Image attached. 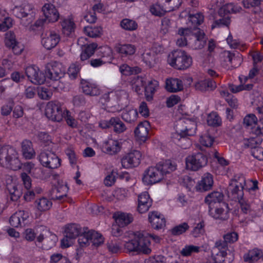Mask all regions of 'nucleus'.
Listing matches in <instances>:
<instances>
[{"label":"nucleus","instance_id":"obj_51","mask_svg":"<svg viewBox=\"0 0 263 263\" xmlns=\"http://www.w3.org/2000/svg\"><path fill=\"white\" fill-rule=\"evenodd\" d=\"M207 123L209 126H218L221 123V120L216 112L210 114L207 117Z\"/></svg>","mask_w":263,"mask_h":263},{"label":"nucleus","instance_id":"obj_14","mask_svg":"<svg viewBox=\"0 0 263 263\" xmlns=\"http://www.w3.org/2000/svg\"><path fill=\"white\" fill-rule=\"evenodd\" d=\"M65 72V68L61 63H59L48 64L45 70L46 78L53 81H58L63 77Z\"/></svg>","mask_w":263,"mask_h":263},{"label":"nucleus","instance_id":"obj_34","mask_svg":"<svg viewBox=\"0 0 263 263\" xmlns=\"http://www.w3.org/2000/svg\"><path fill=\"white\" fill-rule=\"evenodd\" d=\"M35 206L40 212H45L49 210L52 205V202L46 197L37 199L34 202Z\"/></svg>","mask_w":263,"mask_h":263},{"label":"nucleus","instance_id":"obj_41","mask_svg":"<svg viewBox=\"0 0 263 263\" xmlns=\"http://www.w3.org/2000/svg\"><path fill=\"white\" fill-rule=\"evenodd\" d=\"M146 79L141 77L137 76L133 80L132 88L137 93H141L146 85Z\"/></svg>","mask_w":263,"mask_h":263},{"label":"nucleus","instance_id":"obj_17","mask_svg":"<svg viewBox=\"0 0 263 263\" xmlns=\"http://www.w3.org/2000/svg\"><path fill=\"white\" fill-rule=\"evenodd\" d=\"M141 158L140 152L134 150L125 156L121 160L122 165L124 168H128L138 166Z\"/></svg>","mask_w":263,"mask_h":263},{"label":"nucleus","instance_id":"obj_21","mask_svg":"<svg viewBox=\"0 0 263 263\" xmlns=\"http://www.w3.org/2000/svg\"><path fill=\"white\" fill-rule=\"evenodd\" d=\"M104 152L112 155L119 152L121 148V144L118 140L109 139L104 141L103 145Z\"/></svg>","mask_w":263,"mask_h":263},{"label":"nucleus","instance_id":"obj_2","mask_svg":"<svg viewBox=\"0 0 263 263\" xmlns=\"http://www.w3.org/2000/svg\"><path fill=\"white\" fill-rule=\"evenodd\" d=\"M176 168L175 163L170 160L160 162L155 166L149 167L144 171L143 182L146 185L159 182L163 179L164 174L170 173Z\"/></svg>","mask_w":263,"mask_h":263},{"label":"nucleus","instance_id":"obj_11","mask_svg":"<svg viewBox=\"0 0 263 263\" xmlns=\"http://www.w3.org/2000/svg\"><path fill=\"white\" fill-rule=\"evenodd\" d=\"M186 168L196 171L206 165L208 162L206 156L202 153H197L188 156L185 159Z\"/></svg>","mask_w":263,"mask_h":263},{"label":"nucleus","instance_id":"obj_52","mask_svg":"<svg viewBox=\"0 0 263 263\" xmlns=\"http://www.w3.org/2000/svg\"><path fill=\"white\" fill-rule=\"evenodd\" d=\"M90 235L91 231H89L87 232L84 231L82 234L79 235L78 236L79 237L78 241L81 247H83L89 244L90 242Z\"/></svg>","mask_w":263,"mask_h":263},{"label":"nucleus","instance_id":"obj_57","mask_svg":"<svg viewBox=\"0 0 263 263\" xmlns=\"http://www.w3.org/2000/svg\"><path fill=\"white\" fill-rule=\"evenodd\" d=\"M199 247L193 245L185 246L181 251V254L183 256H189L192 253H197L199 251Z\"/></svg>","mask_w":263,"mask_h":263},{"label":"nucleus","instance_id":"obj_56","mask_svg":"<svg viewBox=\"0 0 263 263\" xmlns=\"http://www.w3.org/2000/svg\"><path fill=\"white\" fill-rule=\"evenodd\" d=\"M189 229V226L186 222H183L173 228L171 231L172 235L177 236L184 233Z\"/></svg>","mask_w":263,"mask_h":263},{"label":"nucleus","instance_id":"obj_9","mask_svg":"<svg viewBox=\"0 0 263 263\" xmlns=\"http://www.w3.org/2000/svg\"><path fill=\"white\" fill-rule=\"evenodd\" d=\"M224 240L216 241L215 247L213 249L212 254L222 258L227 255V250L228 249V243H233L238 239V234L234 232L227 233L223 236Z\"/></svg>","mask_w":263,"mask_h":263},{"label":"nucleus","instance_id":"obj_10","mask_svg":"<svg viewBox=\"0 0 263 263\" xmlns=\"http://www.w3.org/2000/svg\"><path fill=\"white\" fill-rule=\"evenodd\" d=\"M65 109L59 101H50L46 105L45 115L52 121L60 122L63 119Z\"/></svg>","mask_w":263,"mask_h":263},{"label":"nucleus","instance_id":"obj_54","mask_svg":"<svg viewBox=\"0 0 263 263\" xmlns=\"http://www.w3.org/2000/svg\"><path fill=\"white\" fill-rule=\"evenodd\" d=\"M143 61L149 67H152L155 61V54L151 51H146L142 55Z\"/></svg>","mask_w":263,"mask_h":263},{"label":"nucleus","instance_id":"obj_13","mask_svg":"<svg viewBox=\"0 0 263 263\" xmlns=\"http://www.w3.org/2000/svg\"><path fill=\"white\" fill-rule=\"evenodd\" d=\"M38 159L43 166L49 168H57L61 165L60 159L55 154L50 151L42 152Z\"/></svg>","mask_w":263,"mask_h":263},{"label":"nucleus","instance_id":"obj_15","mask_svg":"<svg viewBox=\"0 0 263 263\" xmlns=\"http://www.w3.org/2000/svg\"><path fill=\"white\" fill-rule=\"evenodd\" d=\"M60 40L59 34L55 31L49 30L42 34L41 43L47 50L54 48Z\"/></svg>","mask_w":263,"mask_h":263},{"label":"nucleus","instance_id":"obj_28","mask_svg":"<svg viewBox=\"0 0 263 263\" xmlns=\"http://www.w3.org/2000/svg\"><path fill=\"white\" fill-rule=\"evenodd\" d=\"M6 188L12 201H17L22 195L21 186L17 185L15 182L7 183Z\"/></svg>","mask_w":263,"mask_h":263},{"label":"nucleus","instance_id":"obj_24","mask_svg":"<svg viewBox=\"0 0 263 263\" xmlns=\"http://www.w3.org/2000/svg\"><path fill=\"white\" fill-rule=\"evenodd\" d=\"M196 90L201 91L213 90L216 87V82L210 79H206L204 80L197 82L195 85Z\"/></svg>","mask_w":263,"mask_h":263},{"label":"nucleus","instance_id":"obj_29","mask_svg":"<svg viewBox=\"0 0 263 263\" xmlns=\"http://www.w3.org/2000/svg\"><path fill=\"white\" fill-rule=\"evenodd\" d=\"M241 10L240 6L234 5L232 3L227 4L220 8L218 11V16L229 15L231 13H236Z\"/></svg>","mask_w":263,"mask_h":263},{"label":"nucleus","instance_id":"obj_37","mask_svg":"<svg viewBox=\"0 0 263 263\" xmlns=\"http://www.w3.org/2000/svg\"><path fill=\"white\" fill-rule=\"evenodd\" d=\"M158 87V82L153 80L148 81L144 87L145 93L148 101L152 99L154 93Z\"/></svg>","mask_w":263,"mask_h":263},{"label":"nucleus","instance_id":"obj_5","mask_svg":"<svg viewBox=\"0 0 263 263\" xmlns=\"http://www.w3.org/2000/svg\"><path fill=\"white\" fill-rule=\"evenodd\" d=\"M168 63L178 70H184L192 64V58L184 50L177 49L171 52L167 58Z\"/></svg>","mask_w":263,"mask_h":263},{"label":"nucleus","instance_id":"obj_33","mask_svg":"<svg viewBox=\"0 0 263 263\" xmlns=\"http://www.w3.org/2000/svg\"><path fill=\"white\" fill-rule=\"evenodd\" d=\"M116 223L120 227H124L133 221V217L130 214L119 213L115 216Z\"/></svg>","mask_w":263,"mask_h":263},{"label":"nucleus","instance_id":"obj_43","mask_svg":"<svg viewBox=\"0 0 263 263\" xmlns=\"http://www.w3.org/2000/svg\"><path fill=\"white\" fill-rule=\"evenodd\" d=\"M191 32V30L189 28H181L179 29L178 33L180 36L177 40V45L180 47L186 45L187 40L185 36L189 35Z\"/></svg>","mask_w":263,"mask_h":263},{"label":"nucleus","instance_id":"obj_31","mask_svg":"<svg viewBox=\"0 0 263 263\" xmlns=\"http://www.w3.org/2000/svg\"><path fill=\"white\" fill-rule=\"evenodd\" d=\"M60 24L62 26L63 33L69 35L70 33L74 31V23L70 17H61Z\"/></svg>","mask_w":263,"mask_h":263},{"label":"nucleus","instance_id":"obj_4","mask_svg":"<svg viewBox=\"0 0 263 263\" xmlns=\"http://www.w3.org/2000/svg\"><path fill=\"white\" fill-rule=\"evenodd\" d=\"M0 163L13 170L21 167V162L16 151L8 145L0 144Z\"/></svg>","mask_w":263,"mask_h":263},{"label":"nucleus","instance_id":"obj_64","mask_svg":"<svg viewBox=\"0 0 263 263\" xmlns=\"http://www.w3.org/2000/svg\"><path fill=\"white\" fill-rule=\"evenodd\" d=\"M252 133L256 136L263 135V118L257 122V125L252 127Z\"/></svg>","mask_w":263,"mask_h":263},{"label":"nucleus","instance_id":"obj_35","mask_svg":"<svg viewBox=\"0 0 263 263\" xmlns=\"http://www.w3.org/2000/svg\"><path fill=\"white\" fill-rule=\"evenodd\" d=\"M195 40L192 45V47L196 50L202 49L206 43V39L204 32L201 30H198L197 32L195 33Z\"/></svg>","mask_w":263,"mask_h":263},{"label":"nucleus","instance_id":"obj_50","mask_svg":"<svg viewBox=\"0 0 263 263\" xmlns=\"http://www.w3.org/2000/svg\"><path fill=\"white\" fill-rule=\"evenodd\" d=\"M232 53V52L229 51H224L221 53L220 55L221 65L228 69H230Z\"/></svg>","mask_w":263,"mask_h":263},{"label":"nucleus","instance_id":"obj_18","mask_svg":"<svg viewBox=\"0 0 263 263\" xmlns=\"http://www.w3.org/2000/svg\"><path fill=\"white\" fill-rule=\"evenodd\" d=\"M209 214L214 219L226 220L229 217V209L228 204L223 203V206L210 209Z\"/></svg>","mask_w":263,"mask_h":263},{"label":"nucleus","instance_id":"obj_8","mask_svg":"<svg viewBox=\"0 0 263 263\" xmlns=\"http://www.w3.org/2000/svg\"><path fill=\"white\" fill-rule=\"evenodd\" d=\"M44 18L39 19L35 23L36 26H42L49 23H54L60 18V14L55 7L50 3H46L42 7Z\"/></svg>","mask_w":263,"mask_h":263},{"label":"nucleus","instance_id":"obj_7","mask_svg":"<svg viewBox=\"0 0 263 263\" xmlns=\"http://www.w3.org/2000/svg\"><path fill=\"white\" fill-rule=\"evenodd\" d=\"M245 184L246 179L243 175L235 176L229 183L228 189V197L234 201H238L242 198Z\"/></svg>","mask_w":263,"mask_h":263},{"label":"nucleus","instance_id":"obj_20","mask_svg":"<svg viewBox=\"0 0 263 263\" xmlns=\"http://www.w3.org/2000/svg\"><path fill=\"white\" fill-rule=\"evenodd\" d=\"M152 201L150 199L147 192H144L138 196V211L140 213H143L148 211L151 206Z\"/></svg>","mask_w":263,"mask_h":263},{"label":"nucleus","instance_id":"obj_38","mask_svg":"<svg viewBox=\"0 0 263 263\" xmlns=\"http://www.w3.org/2000/svg\"><path fill=\"white\" fill-rule=\"evenodd\" d=\"M24 214L23 211H19L12 215L9 220L10 224L12 227H18L21 226L22 223L24 224V221L28 216L26 215L25 217H23Z\"/></svg>","mask_w":263,"mask_h":263},{"label":"nucleus","instance_id":"obj_39","mask_svg":"<svg viewBox=\"0 0 263 263\" xmlns=\"http://www.w3.org/2000/svg\"><path fill=\"white\" fill-rule=\"evenodd\" d=\"M110 123L114 131L118 134L124 132L127 128L124 123L118 117H111L110 119Z\"/></svg>","mask_w":263,"mask_h":263},{"label":"nucleus","instance_id":"obj_32","mask_svg":"<svg viewBox=\"0 0 263 263\" xmlns=\"http://www.w3.org/2000/svg\"><path fill=\"white\" fill-rule=\"evenodd\" d=\"M25 167L26 171L33 177L41 179L45 178L42 168L35 167L34 164L31 162L25 163Z\"/></svg>","mask_w":263,"mask_h":263},{"label":"nucleus","instance_id":"obj_6","mask_svg":"<svg viewBox=\"0 0 263 263\" xmlns=\"http://www.w3.org/2000/svg\"><path fill=\"white\" fill-rule=\"evenodd\" d=\"M12 12L21 20V24L25 26L32 22L35 14L33 6L27 2H24L20 6H15L12 9Z\"/></svg>","mask_w":263,"mask_h":263},{"label":"nucleus","instance_id":"obj_27","mask_svg":"<svg viewBox=\"0 0 263 263\" xmlns=\"http://www.w3.org/2000/svg\"><path fill=\"white\" fill-rule=\"evenodd\" d=\"M81 84L83 92L86 95L96 96L100 95V90L95 84L86 81L82 82Z\"/></svg>","mask_w":263,"mask_h":263},{"label":"nucleus","instance_id":"obj_58","mask_svg":"<svg viewBox=\"0 0 263 263\" xmlns=\"http://www.w3.org/2000/svg\"><path fill=\"white\" fill-rule=\"evenodd\" d=\"M205 224L203 221L198 223L192 231L191 234L194 237H198L203 235L204 233Z\"/></svg>","mask_w":263,"mask_h":263},{"label":"nucleus","instance_id":"obj_49","mask_svg":"<svg viewBox=\"0 0 263 263\" xmlns=\"http://www.w3.org/2000/svg\"><path fill=\"white\" fill-rule=\"evenodd\" d=\"M120 72L125 76H129L138 73L140 72V69L138 67H131L127 64H122L120 67Z\"/></svg>","mask_w":263,"mask_h":263},{"label":"nucleus","instance_id":"obj_25","mask_svg":"<svg viewBox=\"0 0 263 263\" xmlns=\"http://www.w3.org/2000/svg\"><path fill=\"white\" fill-rule=\"evenodd\" d=\"M165 88L170 92H176L183 89V84L180 79L177 78L167 79L165 82Z\"/></svg>","mask_w":263,"mask_h":263},{"label":"nucleus","instance_id":"obj_63","mask_svg":"<svg viewBox=\"0 0 263 263\" xmlns=\"http://www.w3.org/2000/svg\"><path fill=\"white\" fill-rule=\"evenodd\" d=\"M214 140V138L210 135L209 133H206L201 136L200 139L201 144L206 147L211 146L213 144Z\"/></svg>","mask_w":263,"mask_h":263},{"label":"nucleus","instance_id":"obj_59","mask_svg":"<svg viewBox=\"0 0 263 263\" xmlns=\"http://www.w3.org/2000/svg\"><path fill=\"white\" fill-rule=\"evenodd\" d=\"M57 192L61 194L59 195H55V197H53V199L55 200H62L64 197H66L67 193L68 191V187L67 184H63L59 185L57 188Z\"/></svg>","mask_w":263,"mask_h":263},{"label":"nucleus","instance_id":"obj_36","mask_svg":"<svg viewBox=\"0 0 263 263\" xmlns=\"http://www.w3.org/2000/svg\"><path fill=\"white\" fill-rule=\"evenodd\" d=\"M262 256L261 250L257 249H253L249 250L243 256L244 260L246 262H253L257 261Z\"/></svg>","mask_w":263,"mask_h":263},{"label":"nucleus","instance_id":"obj_61","mask_svg":"<svg viewBox=\"0 0 263 263\" xmlns=\"http://www.w3.org/2000/svg\"><path fill=\"white\" fill-rule=\"evenodd\" d=\"M241 211L245 214H248L251 211V206L250 202L244 198L238 200Z\"/></svg>","mask_w":263,"mask_h":263},{"label":"nucleus","instance_id":"obj_19","mask_svg":"<svg viewBox=\"0 0 263 263\" xmlns=\"http://www.w3.org/2000/svg\"><path fill=\"white\" fill-rule=\"evenodd\" d=\"M148 220L152 227L156 230L162 229L165 226V220L164 216L157 212L149 213Z\"/></svg>","mask_w":263,"mask_h":263},{"label":"nucleus","instance_id":"obj_26","mask_svg":"<svg viewBox=\"0 0 263 263\" xmlns=\"http://www.w3.org/2000/svg\"><path fill=\"white\" fill-rule=\"evenodd\" d=\"M116 50L121 57H126L133 55L136 52V47L130 44H119L116 46Z\"/></svg>","mask_w":263,"mask_h":263},{"label":"nucleus","instance_id":"obj_48","mask_svg":"<svg viewBox=\"0 0 263 263\" xmlns=\"http://www.w3.org/2000/svg\"><path fill=\"white\" fill-rule=\"evenodd\" d=\"M84 33L91 37H96L101 34L102 28L100 27H92L88 26L84 28Z\"/></svg>","mask_w":263,"mask_h":263},{"label":"nucleus","instance_id":"obj_42","mask_svg":"<svg viewBox=\"0 0 263 263\" xmlns=\"http://www.w3.org/2000/svg\"><path fill=\"white\" fill-rule=\"evenodd\" d=\"M138 112L136 109H130L123 111L122 113V119L127 123L134 122L138 117Z\"/></svg>","mask_w":263,"mask_h":263},{"label":"nucleus","instance_id":"obj_1","mask_svg":"<svg viewBox=\"0 0 263 263\" xmlns=\"http://www.w3.org/2000/svg\"><path fill=\"white\" fill-rule=\"evenodd\" d=\"M175 129V133L172 134V138L174 142L185 149L191 144L189 137L195 134L197 124L193 120L187 118L181 119L177 121Z\"/></svg>","mask_w":263,"mask_h":263},{"label":"nucleus","instance_id":"obj_55","mask_svg":"<svg viewBox=\"0 0 263 263\" xmlns=\"http://www.w3.org/2000/svg\"><path fill=\"white\" fill-rule=\"evenodd\" d=\"M262 139L257 136L255 137H251L248 139L245 143V145L250 147L252 149L258 147L259 145L261 143Z\"/></svg>","mask_w":263,"mask_h":263},{"label":"nucleus","instance_id":"obj_23","mask_svg":"<svg viewBox=\"0 0 263 263\" xmlns=\"http://www.w3.org/2000/svg\"><path fill=\"white\" fill-rule=\"evenodd\" d=\"M213 185V176L211 174L206 173L202 176L201 180L198 182L196 186V188L197 190L200 192H204L210 190Z\"/></svg>","mask_w":263,"mask_h":263},{"label":"nucleus","instance_id":"obj_16","mask_svg":"<svg viewBox=\"0 0 263 263\" xmlns=\"http://www.w3.org/2000/svg\"><path fill=\"white\" fill-rule=\"evenodd\" d=\"M85 41H86V39L83 37H80L78 40V44L82 48L80 58L82 61L87 60L92 56L98 46L97 44L95 43L90 44L87 43L85 44Z\"/></svg>","mask_w":263,"mask_h":263},{"label":"nucleus","instance_id":"obj_44","mask_svg":"<svg viewBox=\"0 0 263 263\" xmlns=\"http://www.w3.org/2000/svg\"><path fill=\"white\" fill-rule=\"evenodd\" d=\"M203 19L204 16L201 13H197L195 14H190L188 15L187 24L190 27H191V26L190 24H191L193 28H195L203 22Z\"/></svg>","mask_w":263,"mask_h":263},{"label":"nucleus","instance_id":"obj_40","mask_svg":"<svg viewBox=\"0 0 263 263\" xmlns=\"http://www.w3.org/2000/svg\"><path fill=\"white\" fill-rule=\"evenodd\" d=\"M216 19L213 22L211 25L212 29L215 28L228 27L231 23V17L229 15L218 16Z\"/></svg>","mask_w":263,"mask_h":263},{"label":"nucleus","instance_id":"obj_22","mask_svg":"<svg viewBox=\"0 0 263 263\" xmlns=\"http://www.w3.org/2000/svg\"><path fill=\"white\" fill-rule=\"evenodd\" d=\"M149 128V124L147 121L140 123L135 130L137 139L141 142L145 141L147 138Z\"/></svg>","mask_w":263,"mask_h":263},{"label":"nucleus","instance_id":"obj_60","mask_svg":"<svg viewBox=\"0 0 263 263\" xmlns=\"http://www.w3.org/2000/svg\"><path fill=\"white\" fill-rule=\"evenodd\" d=\"M242 62L241 55L239 53H232V59H231V68H235L239 67Z\"/></svg>","mask_w":263,"mask_h":263},{"label":"nucleus","instance_id":"obj_47","mask_svg":"<svg viewBox=\"0 0 263 263\" xmlns=\"http://www.w3.org/2000/svg\"><path fill=\"white\" fill-rule=\"evenodd\" d=\"M257 119L254 114H249L246 116L243 119V124L252 133V127L257 125Z\"/></svg>","mask_w":263,"mask_h":263},{"label":"nucleus","instance_id":"obj_53","mask_svg":"<svg viewBox=\"0 0 263 263\" xmlns=\"http://www.w3.org/2000/svg\"><path fill=\"white\" fill-rule=\"evenodd\" d=\"M90 235V242L93 246L98 247L103 243L104 238L101 234L93 230H91Z\"/></svg>","mask_w":263,"mask_h":263},{"label":"nucleus","instance_id":"obj_12","mask_svg":"<svg viewBox=\"0 0 263 263\" xmlns=\"http://www.w3.org/2000/svg\"><path fill=\"white\" fill-rule=\"evenodd\" d=\"M81 227L75 223L67 225L65 227L64 237L61 240L62 248H66L71 246L73 240L81 233Z\"/></svg>","mask_w":263,"mask_h":263},{"label":"nucleus","instance_id":"obj_45","mask_svg":"<svg viewBox=\"0 0 263 263\" xmlns=\"http://www.w3.org/2000/svg\"><path fill=\"white\" fill-rule=\"evenodd\" d=\"M223 199V195L220 192L214 191L209 194L205 198V202L208 204L212 202H220Z\"/></svg>","mask_w":263,"mask_h":263},{"label":"nucleus","instance_id":"obj_46","mask_svg":"<svg viewBox=\"0 0 263 263\" xmlns=\"http://www.w3.org/2000/svg\"><path fill=\"white\" fill-rule=\"evenodd\" d=\"M121 27L124 30L128 31H134L138 28L137 23L133 20L124 18L120 22Z\"/></svg>","mask_w":263,"mask_h":263},{"label":"nucleus","instance_id":"obj_3","mask_svg":"<svg viewBox=\"0 0 263 263\" xmlns=\"http://www.w3.org/2000/svg\"><path fill=\"white\" fill-rule=\"evenodd\" d=\"M145 232L137 231L133 234V237L124 243L125 249L129 252H137L145 254L151 253V242Z\"/></svg>","mask_w":263,"mask_h":263},{"label":"nucleus","instance_id":"obj_30","mask_svg":"<svg viewBox=\"0 0 263 263\" xmlns=\"http://www.w3.org/2000/svg\"><path fill=\"white\" fill-rule=\"evenodd\" d=\"M22 152L23 156L27 159H31L34 157L35 153L30 141L24 140L22 142Z\"/></svg>","mask_w":263,"mask_h":263},{"label":"nucleus","instance_id":"obj_62","mask_svg":"<svg viewBox=\"0 0 263 263\" xmlns=\"http://www.w3.org/2000/svg\"><path fill=\"white\" fill-rule=\"evenodd\" d=\"M172 22L166 17L163 18L161 21V32L164 34L169 32L172 28Z\"/></svg>","mask_w":263,"mask_h":263}]
</instances>
